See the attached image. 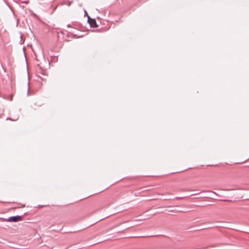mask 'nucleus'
<instances>
[{"instance_id": "nucleus-4", "label": "nucleus", "mask_w": 249, "mask_h": 249, "mask_svg": "<svg viewBox=\"0 0 249 249\" xmlns=\"http://www.w3.org/2000/svg\"><path fill=\"white\" fill-rule=\"evenodd\" d=\"M29 88L28 89V95H29Z\"/></svg>"}, {"instance_id": "nucleus-2", "label": "nucleus", "mask_w": 249, "mask_h": 249, "mask_svg": "<svg viewBox=\"0 0 249 249\" xmlns=\"http://www.w3.org/2000/svg\"><path fill=\"white\" fill-rule=\"evenodd\" d=\"M88 22L91 27L96 28L98 27L95 19L91 18L89 16H88Z\"/></svg>"}, {"instance_id": "nucleus-6", "label": "nucleus", "mask_w": 249, "mask_h": 249, "mask_svg": "<svg viewBox=\"0 0 249 249\" xmlns=\"http://www.w3.org/2000/svg\"><path fill=\"white\" fill-rule=\"evenodd\" d=\"M232 189H229L228 190L229 191H230V190H232Z\"/></svg>"}, {"instance_id": "nucleus-5", "label": "nucleus", "mask_w": 249, "mask_h": 249, "mask_svg": "<svg viewBox=\"0 0 249 249\" xmlns=\"http://www.w3.org/2000/svg\"><path fill=\"white\" fill-rule=\"evenodd\" d=\"M212 193L214 194L215 195H217L216 193L215 192H214L212 191Z\"/></svg>"}, {"instance_id": "nucleus-1", "label": "nucleus", "mask_w": 249, "mask_h": 249, "mask_svg": "<svg viewBox=\"0 0 249 249\" xmlns=\"http://www.w3.org/2000/svg\"><path fill=\"white\" fill-rule=\"evenodd\" d=\"M22 218H23V216L17 215V216L9 217L8 218L7 221L9 222H15L21 221L22 220Z\"/></svg>"}, {"instance_id": "nucleus-3", "label": "nucleus", "mask_w": 249, "mask_h": 249, "mask_svg": "<svg viewBox=\"0 0 249 249\" xmlns=\"http://www.w3.org/2000/svg\"><path fill=\"white\" fill-rule=\"evenodd\" d=\"M217 227H226V226H224V225L218 226Z\"/></svg>"}, {"instance_id": "nucleus-7", "label": "nucleus", "mask_w": 249, "mask_h": 249, "mask_svg": "<svg viewBox=\"0 0 249 249\" xmlns=\"http://www.w3.org/2000/svg\"><path fill=\"white\" fill-rule=\"evenodd\" d=\"M223 201H228L227 200H224Z\"/></svg>"}]
</instances>
